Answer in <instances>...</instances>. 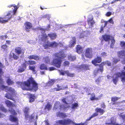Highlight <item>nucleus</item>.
<instances>
[{
    "label": "nucleus",
    "mask_w": 125,
    "mask_h": 125,
    "mask_svg": "<svg viewBox=\"0 0 125 125\" xmlns=\"http://www.w3.org/2000/svg\"><path fill=\"white\" fill-rule=\"evenodd\" d=\"M18 83L23 90L35 92L38 89V84L32 77L29 78L26 81L19 82Z\"/></svg>",
    "instance_id": "obj_1"
},
{
    "label": "nucleus",
    "mask_w": 125,
    "mask_h": 125,
    "mask_svg": "<svg viewBox=\"0 0 125 125\" xmlns=\"http://www.w3.org/2000/svg\"><path fill=\"white\" fill-rule=\"evenodd\" d=\"M55 57L57 58H54L52 62V65L57 68H60L62 62V59H64L66 57L67 54H66L62 50L58 52L55 53L53 54Z\"/></svg>",
    "instance_id": "obj_2"
},
{
    "label": "nucleus",
    "mask_w": 125,
    "mask_h": 125,
    "mask_svg": "<svg viewBox=\"0 0 125 125\" xmlns=\"http://www.w3.org/2000/svg\"><path fill=\"white\" fill-rule=\"evenodd\" d=\"M13 6L14 8L13 11H8L3 18L0 17V23H3L8 22V21L10 20L15 15L18 8L14 4L10 5L8 6V7L10 8Z\"/></svg>",
    "instance_id": "obj_3"
},
{
    "label": "nucleus",
    "mask_w": 125,
    "mask_h": 125,
    "mask_svg": "<svg viewBox=\"0 0 125 125\" xmlns=\"http://www.w3.org/2000/svg\"><path fill=\"white\" fill-rule=\"evenodd\" d=\"M1 87L3 90L4 89L7 90V91H6V92L9 91L11 93V94L10 93L6 94L5 97L6 98L13 101L14 100V99L13 97L16 96V93H15V91L14 89L11 87H9L7 86H5L3 85H1Z\"/></svg>",
    "instance_id": "obj_4"
},
{
    "label": "nucleus",
    "mask_w": 125,
    "mask_h": 125,
    "mask_svg": "<svg viewBox=\"0 0 125 125\" xmlns=\"http://www.w3.org/2000/svg\"><path fill=\"white\" fill-rule=\"evenodd\" d=\"M36 64V62L34 61H25L21 64V66L20 67V68L18 69V72L21 73L24 72L26 69L27 64L31 65H33Z\"/></svg>",
    "instance_id": "obj_5"
},
{
    "label": "nucleus",
    "mask_w": 125,
    "mask_h": 125,
    "mask_svg": "<svg viewBox=\"0 0 125 125\" xmlns=\"http://www.w3.org/2000/svg\"><path fill=\"white\" fill-rule=\"evenodd\" d=\"M56 123L59 125H68L71 124H73L74 125H79L78 124H77L69 118H67L63 120H59L56 122Z\"/></svg>",
    "instance_id": "obj_6"
},
{
    "label": "nucleus",
    "mask_w": 125,
    "mask_h": 125,
    "mask_svg": "<svg viewBox=\"0 0 125 125\" xmlns=\"http://www.w3.org/2000/svg\"><path fill=\"white\" fill-rule=\"evenodd\" d=\"M70 106L69 105H62L59 102L57 101L55 103L53 107L55 110L59 109L60 110H65L67 108H68Z\"/></svg>",
    "instance_id": "obj_7"
},
{
    "label": "nucleus",
    "mask_w": 125,
    "mask_h": 125,
    "mask_svg": "<svg viewBox=\"0 0 125 125\" xmlns=\"http://www.w3.org/2000/svg\"><path fill=\"white\" fill-rule=\"evenodd\" d=\"M102 61V59L101 57L99 56H97L94 59L92 60L91 61L92 63L94 66H99V68H101V66L100 64H98L97 63H100Z\"/></svg>",
    "instance_id": "obj_8"
},
{
    "label": "nucleus",
    "mask_w": 125,
    "mask_h": 125,
    "mask_svg": "<svg viewBox=\"0 0 125 125\" xmlns=\"http://www.w3.org/2000/svg\"><path fill=\"white\" fill-rule=\"evenodd\" d=\"M93 49L92 48L88 47L86 48L85 50V56L88 58H92L93 56Z\"/></svg>",
    "instance_id": "obj_9"
},
{
    "label": "nucleus",
    "mask_w": 125,
    "mask_h": 125,
    "mask_svg": "<svg viewBox=\"0 0 125 125\" xmlns=\"http://www.w3.org/2000/svg\"><path fill=\"white\" fill-rule=\"evenodd\" d=\"M114 75L116 76L115 77L118 78L121 77V81L123 83L125 82V71H122L121 72H117Z\"/></svg>",
    "instance_id": "obj_10"
},
{
    "label": "nucleus",
    "mask_w": 125,
    "mask_h": 125,
    "mask_svg": "<svg viewBox=\"0 0 125 125\" xmlns=\"http://www.w3.org/2000/svg\"><path fill=\"white\" fill-rule=\"evenodd\" d=\"M117 54L119 58L123 59L121 61V62L123 64H125V50H122L118 52Z\"/></svg>",
    "instance_id": "obj_11"
},
{
    "label": "nucleus",
    "mask_w": 125,
    "mask_h": 125,
    "mask_svg": "<svg viewBox=\"0 0 125 125\" xmlns=\"http://www.w3.org/2000/svg\"><path fill=\"white\" fill-rule=\"evenodd\" d=\"M105 64H106L108 66H111V63L110 62L108 61H106L105 62H103L100 63L101 67L100 68H98L97 70V72H100L102 73L104 71L103 66Z\"/></svg>",
    "instance_id": "obj_12"
},
{
    "label": "nucleus",
    "mask_w": 125,
    "mask_h": 125,
    "mask_svg": "<svg viewBox=\"0 0 125 125\" xmlns=\"http://www.w3.org/2000/svg\"><path fill=\"white\" fill-rule=\"evenodd\" d=\"M93 18V16L92 14H89L88 17V24L89 26L92 27L93 26L94 24L95 23Z\"/></svg>",
    "instance_id": "obj_13"
},
{
    "label": "nucleus",
    "mask_w": 125,
    "mask_h": 125,
    "mask_svg": "<svg viewBox=\"0 0 125 125\" xmlns=\"http://www.w3.org/2000/svg\"><path fill=\"white\" fill-rule=\"evenodd\" d=\"M25 29L26 31L27 32H29L30 30L31 29L33 26L31 23L29 22L26 21L24 23Z\"/></svg>",
    "instance_id": "obj_14"
},
{
    "label": "nucleus",
    "mask_w": 125,
    "mask_h": 125,
    "mask_svg": "<svg viewBox=\"0 0 125 125\" xmlns=\"http://www.w3.org/2000/svg\"><path fill=\"white\" fill-rule=\"evenodd\" d=\"M88 94L90 95H91L90 99L91 101H93V100L97 101L99 99H101V96H99L98 97H96L95 94L94 93H89Z\"/></svg>",
    "instance_id": "obj_15"
},
{
    "label": "nucleus",
    "mask_w": 125,
    "mask_h": 125,
    "mask_svg": "<svg viewBox=\"0 0 125 125\" xmlns=\"http://www.w3.org/2000/svg\"><path fill=\"white\" fill-rule=\"evenodd\" d=\"M9 120L11 122H16L17 123V124L16 125L11 124L10 125H18V120L16 117L13 116L11 115H10L9 116Z\"/></svg>",
    "instance_id": "obj_16"
},
{
    "label": "nucleus",
    "mask_w": 125,
    "mask_h": 125,
    "mask_svg": "<svg viewBox=\"0 0 125 125\" xmlns=\"http://www.w3.org/2000/svg\"><path fill=\"white\" fill-rule=\"evenodd\" d=\"M111 36L107 34H105L103 35L102 36V38L106 42H109L111 40Z\"/></svg>",
    "instance_id": "obj_17"
},
{
    "label": "nucleus",
    "mask_w": 125,
    "mask_h": 125,
    "mask_svg": "<svg viewBox=\"0 0 125 125\" xmlns=\"http://www.w3.org/2000/svg\"><path fill=\"white\" fill-rule=\"evenodd\" d=\"M15 52L18 55L21 54L22 53H24V51L22 52L21 48L19 47H16L15 49Z\"/></svg>",
    "instance_id": "obj_18"
},
{
    "label": "nucleus",
    "mask_w": 125,
    "mask_h": 125,
    "mask_svg": "<svg viewBox=\"0 0 125 125\" xmlns=\"http://www.w3.org/2000/svg\"><path fill=\"white\" fill-rule=\"evenodd\" d=\"M28 95L29 96V102L32 103L34 101L36 98L34 94L29 93Z\"/></svg>",
    "instance_id": "obj_19"
},
{
    "label": "nucleus",
    "mask_w": 125,
    "mask_h": 125,
    "mask_svg": "<svg viewBox=\"0 0 125 125\" xmlns=\"http://www.w3.org/2000/svg\"><path fill=\"white\" fill-rule=\"evenodd\" d=\"M76 52L78 53H82L83 52V48L80 45H78L76 46Z\"/></svg>",
    "instance_id": "obj_20"
},
{
    "label": "nucleus",
    "mask_w": 125,
    "mask_h": 125,
    "mask_svg": "<svg viewBox=\"0 0 125 125\" xmlns=\"http://www.w3.org/2000/svg\"><path fill=\"white\" fill-rule=\"evenodd\" d=\"M48 35L51 40L55 39L57 37V35L55 33H51L48 34Z\"/></svg>",
    "instance_id": "obj_21"
},
{
    "label": "nucleus",
    "mask_w": 125,
    "mask_h": 125,
    "mask_svg": "<svg viewBox=\"0 0 125 125\" xmlns=\"http://www.w3.org/2000/svg\"><path fill=\"white\" fill-rule=\"evenodd\" d=\"M87 36V33L85 31H83L81 32L79 36V37L80 39L84 38V37Z\"/></svg>",
    "instance_id": "obj_22"
},
{
    "label": "nucleus",
    "mask_w": 125,
    "mask_h": 125,
    "mask_svg": "<svg viewBox=\"0 0 125 125\" xmlns=\"http://www.w3.org/2000/svg\"><path fill=\"white\" fill-rule=\"evenodd\" d=\"M50 42L49 41H47V43H44L43 44V46L45 49H48L50 46Z\"/></svg>",
    "instance_id": "obj_23"
},
{
    "label": "nucleus",
    "mask_w": 125,
    "mask_h": 125,
    "mask_svg": "<svg viewBox=\"0 0 125 125\" xmlns=\"http://www.w3.org/2000/svg\"><path fill=\"white\" fill-rule=\"evenodd\" d=\"M55 82L54 79H50L47 83V85L48 86H51Z\"/></svg>",
    "instance_id": "obj_24"
},
{
    "label": "nucleus",
    "mask_w": 125,
    "mask_h": 125,
    "mask_svg": "<svg viewBox=\"0 0 125 125\" xmlns=\"http://www.w3.org/2000/svg\"><path fill=\"white\" fill-rule=\"evenodd\" d=\"M52 107V105L50 104V103H48L45 105L44 109L46 110L47 109L48 111H49L51 110Z\"/></svg>",
    "instance_id": "obj_25"
},
{
    "label": "nucleus",
    "mask_w": 125,
    "mask_h": 125,
    "mask_svg": "<svg viewBox=\"0 0 125 125\" xmlns=\"http://www.w3.org/2000/svg\"><path fill=\"white\" fill-rule=\"evenodd\" d=\"M57 116L64 118L66 117L67 116L65 113L62 112H59L57 113Z\"/></svg>",
    "instance_id": "obj_26"
},
{
    "label": "nucleus",
    "mask_w": 125,
    "mask_h": 125,
    "mask_svg": "<svg viewBox=\"0 0 125 125\" xmlns=\"http://www.w3.org/2000/svg\"><path fill=\"white\" fill-rule=\"evenodd\" d=\"M95 111L97 113H100L101 115H102L104 112V110L100 108H97L95 109Z\"/></svg>",
    "instance_id": "obj_27"
},
{
    "label": "nucleus",
    "mask_w": 125,
    "mask_h": 125,
    "mask_svg": "<svg viewBox=\"0 0 125 125\" xmlns=\"http://www.w3.org/2000/svg\"><path fill=\"white\" fill-rule=\"evenodd\" d=\"M68 58L69 60L71 61H73L76 59L75 56L71 54L68 55Z\"/></svg>",
    "instance_id": "obj_28"
},
{
    "label": "nucleus",
    "mask_w": 125,
    "mask_h": 125,
    "mask_svg": "<svg viewBox=\"0 0 125 125\" xmlns=\"http://www.w3.org/2000/svg\"><path fill=\"white\" fill-rule=\"evenodd\" d=\"M50 46L51 47L55 48L57 47L58 45V43H57L55 41L52 42H50Z\"/></svg>",
    "instance_id": "obj_29"
},
{
    "label": "nucleus",
    "mask_w": 125,
    "mask_h": 125,
    "mask_svg": "<svg viewBox=\"0 0 125 125\" xmlns=\"http://www.w3.org/2000/svg\"><path fill=\"white\" fill-rule=\"evenodd\" d=\"M5 103L8 107L12 106L13 104L12 103L8 100H6L5 101Z\"/></svg>",
    "instance_id": "obj_30"
},
{
    "label": "nucleus",
    "mask_w": 125,
    "mask_h": 125,
    "mask_svg": "<svg viewBox=\"0 0 125 125\" xmlns=\"http://www.w3.org/2000/svg\"><path fill=\"white\" fill-rule=\"evenodd\" d=\"M120 61V59H119L115 58H113L112 61V64L113 65L115 64Z\"/></svg>",
    "instance_id": "obj_31"
},
{
    "label": "nucleus",
    "mask_w": 125,
    "mask_h": 125,
    "mask_svg": "<svg viewBox=\"0 0 125 125\" xmlns=\"http://www.w3.org/2000/svg\"><path fill=\"white\" fill-rule=\"evenodd\" d=\"M42 36V41L45 42L48 39V36H47L46 33L43 34Z\"/></svg>",
    "instance_id": "obj_32"
},
{
    "label": "nucleus",
    "mask_w": 125,
    "mask_h": 125,
    "mask_svg": "<svg viewBox=\"0 0 125 125\" xmlns=\"http://www.w3.org/2000/svg\"><path fill=\"white\" fill-rule=\"evenodd\" d=\"M40 69L42 70H48L47 68V66L44 63L40 65Z\"/></svg>",
    "instance_id": "obj_33"
},
{
    "label": "nucleus",
    "mask_w": 125,
    "mask_h": 125,
    "mask_svg": "<svg viewBox=\"0 0 125 125\" xmlns=\"http://www.w3.org/2000/svg\"><path fill=\"white\" fill-rule=\"evenodd\" d=\"M111 43L110 45V47L111 48H114L115 43V41L114 39V38L113 37H111Z\"/></svg>",
    "instance_id": "obj_34"
},
{
    "label": "nucleus",
    "mask_w": 125,
    "mask_h": 125,
    "mask_svg": "<svg viewBox=\"0 0 125 125\" xmlns=\"http://www.w3.org/2000/svg\"><path fill=\"white\" fill-rule=\"evenodd\" d=\"M65 72L68 76L70 77H73L74 76V73H71L69 72L68 71H65Z\"/></svg>",
    "instance_id": "obj_35"
},
{
    "label": "nucleus",
    "mask_w": 125,
    "mask_h": 125,
    "mask_svg": "<svg viewBox=\"0 0 125 125\" xmlns=\"http://www.w3.org/2000/svg\"><path fill=\"white\" fill-rule=\"evenodd\" d=\"M35 68L36 67L35 66H30L29 67V69L30 70H31L33 73L34 74H35L36 73L35 70Z\"/></svg>",
    "instance_id": "obj_36"
},
{
    "label": "nucleus",
    "mask_w": 125,
    "mask_h": 125,
    "mask_svg": "<svg viewBox=\"0 0 125 125\" xmlns=\"http://www.w3.org/2000/svg\"><path fill=\"white\" fill-rule=\"evenodd\" d=\"M78 106V104L77 103H75L72 105L71 108L72 109L74 110L76 109Z\"/></svg>",
    "instance_id": "obj_37"
},
{
    "label": "nucleus",
    "mask_w": 125,
    "mask_h": 125,
    "mask_svg": "<svg viewBox=\"0 0 125 125\" xmlns=\"http://www.w3.org/2000/svg\"><path fill=\"white\" fill-rule=\"evenodd\" d=\"M10 113L13 115H15L17 114L15 110L12 108H11L9 110Z\"/></svg>",
    "instance_id": "obj_38"
},
{
    "label": "nucleus",
    "mask_w": 125,
    "mask_h": 125,
    "mask_svg": "<svg viewBox=\"0 0 125 125\" xmlns=\"http://www.w3.org/2000/svg\"><path fill=\"white\" fill-rule=\"evenodd\" d=\"M6 82L9 85H10L13 84L14 83L13 81L11 80L10 78H8Z\"/></svg>",
    "instance_id": "obj_39"
},
{
    "label": "nucleus",
    "mask_w": 125,
    "mask_h": 125,
    "mask_svg": "<svg viewBox=\"0 0 125 125\" xmlns=\"http://www.w3.org/2000/svg\"><path fill=\"white\" fill-rule=\"evenodd\" d=\"M98 115V114L96 113H94L93 114V115H91V116L89 118L87 119V120L89 121L90 120L93 118L95 117L96 116H97Z\"/></svg>",
    "instance_id": "obj_40"
},
{
    "label": "nucleus",
    "mask_w": 125,
    "mask_h": 125,
    "mask_svg": "<svg viewBox=\"0 0 125 125\" xmlns=\"http://www.w3.org/2000/svg\"><path fill=\"white\" fill-rule=\"evenodd\" d=\"M43 60H44V62L46 63H47L48 62H50V61L49 57L48 56L44 57L43 58Z\"/></svg>",
    "instance_id": "obj_41"
},
{
    "label": "nucleus",
    "mask_w": 125,
    "mask_h": 125,
    "mask_svg": "<svg viewBox=\"0 0 125 125\" xmlns=\"http://www.w3.org/2000/svg\"><path fill=\"white\" fill-rule=\"evenodd\" d=\"M1 47L4 51H6L7 50L8 46L6 44L2 45L1 46Z\"/></svg>",
    "instance_id": "obj_42"
},
{
    "label": "nucleus",
    "mask_w": 125,
    "mask_h": 125,
    "mask_svg": "<svg viewBox=\"0 0 125 125\" xmlns=\"http://www.w3.org/2000/svg\"><path fill=\"white\" fill-rule=\"evenodd\" d=\"M120 98H119L116 97H113L111 98V101L112 102H115V101H117Z\"/></svg>",
    "instance_id": "obj_43"
},
{
    "label": "nucleus",
    "mask_w": 125,
    "mask_h": 125,
    "mask_svg": "<svg viewBox=\"0 0 125 125\" xmlns=\"http://www.w3.org/2000/svg\"><path fill=\"white\" fill-rule=\"evenodd\" d=\"M0 110L5 113H6L8 110L2 106H0Z\"/></svg>",
    "instance_id": "obj_44"
},
{
    "label": "nucleus",
    "mask_w": 125,
    "mask_h": 125,
    "mask_svg": "<svg viewBox=\"0 0 125 125\" xmlns=\"http://www.w3.org/2000/svg\"><path fill=\"white\" fill-rule=\"evenodd\" d=\"M70 64V62L69 61H64L63 63V65L64 66H68Z\"/></svg>",
    "instance_id": "obj_45"
},
{
    "label": "nucleus",
    "mask_w": 125,
    "mask_h": 125,
    "mask_svg": "<svg viewBox=\"0 0 125 125\" xmlns=\"http://www.w3.org/2000/svg\"><path fill=\"white\" fill-rule=\"evenodd\" d=\"M57 86L58 88H54V89H55L56 91H59L62 89V88L61 87V86H60L59 84H57Z\"/></svg>",
    "instance_id": "obj_46"
},
{
    "label": "nucleus",
    "mask_w": 125,
    "mask_h": 125,
    "mask_svg": "<svg viewBox=\"0 0 125 125\" xmlns=\"http://www.w3.org/2000/svg\"><path fill=\"white\" fill-rule=\"evenodd\" d=\"M120 45L123 48L125 49V41H120Z\"/></svg>",
    "instance_id": "obj_47"
},
{
    "label": "nucleus",
    "mask_w": 125,
    "mask_h": 125,
    "mask_svg": "<svg viewBox=\"0 0 125 125\" xmlns=\"http://www.w3.org/2000/svg\"><path fill=\"white\" fill-rule=\"evenodd\" d=\"M118 80V79L117 78L115 77L113 78L112 79V81L114 83L115 85L116 84Z\"/></svg>",
    "instance_id": "obj_48"
},
{
    "label": "nucleus",
    "mask_w": 125,
    "mask_h": 125,
    "mask_svg": "<svg viewBox=\"0 0 125 125\" xmlns=\"http://www.w3.org/2000/svg\"><path fill=\"white\" fill-rule=\"evenodd\" d=\"M12 54V57L15 60H17L19 58V56H17L15 53H13Z\"/></svg>",
    "instance_id": "obj_49"
},
{
    "label": "nucleus",
    "mask_w": 125,
    "mask_h": 125,
    "mask_svg": "<svg viewBox=\"0 0 125 125\" xmlns=\"http://www.w3.org/2000/svg\"><path fill=\"white\" fill-rule=\"evenodd\" d=\"M40 59V57L38 56L34 55L33 59L36 60H39Z\"/></svg>",
    "instance_id": "obj_50"
},
{
    "label": "nucleus",
    "mask_w": 125,
    "mask_h": 125,
    "mask_svg": "<svg viewBox=\"0 0 125 125\" xmlns=\"http://www.w3.org/2000/svg\"><path fill=\"white\" fill-rule=\"evenodd\" d=\"M29 110V108L27 107H25L24 109V113H28Z\"/></svg>",
    "instance_id": "obj_51"
},
{
    "label": "nucleus",
    "mask_w": 125,
    "mask_h": 125,
    "mask_svg": "<svg viewBox=\"0 0 125 125\" xmlns=\"http://www.w3.org/2000/svg\"><path fill=\"white\" fill-rule=\"evenodd\" d=\"M72 38L73 39V41L72 42V43L71 44L72 45H74L76 44V43L75 37H74Z\"/></svg>",
    "instance_id": "obj_52"
},
{
    "label": "nucleus",
    "mask_w": 125,
    "mask_h": 125,
    "mask_svg": "<svg viewBox=\"0 0 125 125\" xmlns=\"http://www.w3.org/2000/svg\"><path fill=\"white\" fill-rule=\"evenodd\" d=\"M59 72H60V75H62L63 76L65 74V71H61L59 70Z\"/></svg>",
    "instance_id": "obj_53"
},
{
    "label": "nucleus",
    "mask_w": 125,
    "mask_h": 125,
    "mask_svg": "<svg viewBox=\"0 0 125 125\" xmlns=\"http://www.w3.org/2000/svg\"><path fill=\"white\" fill-rule=\"evenodd\" d=\"M101 56L103 57H105L107 56V53L105 52H103L101 53Z\"/></svg>",
    "instance_id": "obj_54"
},
{
    "label": "nucleus",
    "mask_w": 125,
    "mask_h": 125,
    "mask_svg": "<svg viewBox=\"0 0 125 125\" xmlns=\"http://www.w3.org/2000/svg\"><path fill=\"white\" fill-rule=\"evenodd\" d=\"M108 22H109L110 23H111L112 24H113L114 23V22L113 20L112 19V18H111L109 19L108 21Z\"/></svg>",
    "instance_id": "obj_55"
},
{
    "label": "nucleus",
    "mask_w": 125,
    "mask_h": 125,
    "mask_svg": "<svg viewBox=\"0 0 125 125\" xmlns=\"http://www.w3.org/2000/svg\"><path fill=\"white\" fill-rule=\"evenodd\" d=\"M62 101L63 103L66 104V105H67L68 104L67 102L66 101V99L65 98H63L62 99Z\"/></svg>",
    "instance_id": "obj_56"
},
{
    "label": "nucleus",
    "mask_w": 125,
    "mask_h": 125,
    "mask_svg": "<svg viewBox=\"0 0 125 125\" xmlns=\"http://www.w3.org/2000/svg\"><path fill=\"white\" fill-rule=\"evenodd\" d=\"M112 14L111 12L110 11H108L107 12L106 14V16L109 17Z\"/></svg>",
    "instance_id": "obj_57"
},
{
    "label": "nucleus",
    "mask_w": 125,
    "mask_h": 125,
    "mask_svg": "<svg viewBox=\"0 0 125 125\" xmlns=\"http://www.w3.org/2000/svg\"><path fill=\"white\" fill-rule=\"evenodd\" d=\"M56 69L55 68H54L53 67H50L49 68V70L50 71H52L53 70H55Z\"/></svg>",
    "instance_id": "obj_58"
},
{
    "label": "nucleus",
    "mask_w": 125,
    "mask_h": 125,
    "mask_svg": "<svg viewBox=\"0 0 125 125\" xmlns=\"http://www.w3.org/2000/svg\"><path fill=\"white\" fill-rule=\"evenodd\" d=\"M110 120L111 122L110 123H107L106 124L108 125H111L113 124H114V123L113 121V119H112V118Z\"/></svg>",
    "instance_id": "obj_59"
},
{
    "label": "nucleus",
    "mask_w": 125,
    "mask_h": 125,
    "mask_svg": "<svg viewBox=\"0 0 125 125\" xmlns=\"http://www.w3.org/2000/svg\"><path fill=\"white\" fill-rule=\"evenodd\" d=\"M4 83L3 79L2 78L1 75H0V84H2Z\"/></svg>",
    "instance_id": "obj_60"
},
{
    "label": "nucleus",
    "mask_w": 125,
    "mask_h": 125,
    "mask_svg": "<svg viewBox=\"0 0 125 125\" xmlns=\"http://www.w3.org/2000/svg\"><path fill=\"white\" fill-rule=\"evenodd\" d=\"M34 56V55H30L28 57V58L30 59H33Z\"/></svg>",
    "instance_id": "obj_61"
},
{
    "label": "nucleus",
    "mask_w": 125,
    "mask_h": 125,
    "mask_svg": "<svg viewBox=\"0 0 125 125\" xmlns=\"http://www.w3.org/2000/svg\"><path fill=\"white\" fill-rule=\"evenodd\" d=\"M77 124H78L79 125H87V124L85 122L83 123H77Z\"/></svg>",
    "instance_id": "obj_62"
},
{
    "label": "nucleus",
    "mask_w": 125,
    "mask_h": 125,
    "mask_svg": "<svg viewBox=\"0 0 125 125\" xmlns=\"http://www.w3.org/2000/svg\"><path fill=\"white\" fill-rule=\"evenodd\" d=\"M28 113H24L25 117L26 118H28L29 116L28 115Z\"/></svg>",
    "instance_id": "obj_63"
},
{
    "label": "nucleus",
    "mask_w": 125,
    "mask_h": 125,
    "mask_svg": "<svg viewBox=\"0 0 125 125\" xmlns=\"http://www.w3.org/2000/svg\"><path fill=\"white\" fill-rule=\"evenodd\" d=\"M35 117V116L34 115H31V116L30 117V119H33Z\"/></svg>",
    "instance_id": "obj_64"
}]
</instances>
